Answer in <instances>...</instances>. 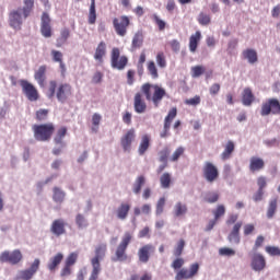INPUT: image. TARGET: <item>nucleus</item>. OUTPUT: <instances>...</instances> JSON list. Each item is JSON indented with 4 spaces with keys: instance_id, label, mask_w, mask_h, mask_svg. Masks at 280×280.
<instances>
[{
    "instance_id": "nucleus-1",
    "label": "nucleus",
    "mask_w": 280,
    "mask_h": 280,
    "mask_svg": "<svg viewBox=\"0 0 280 280\" xmlns=\"http://www.w3.org/2000/svg\"><path fill=\"white\" fill-rule=\"evenodd\" d=\"M73 95V88L69 83H60L58 85V81L50 80L48 82V86L46 90V96L48 100L57 98L60 104H65L68 102L69 97Z\"/></svg>"
},
{
    "instance_id": "nucleus-2",
    "label": "nucleus",
    "mask_w": 280,
    "mask_h": 280,
    "mask_svg": "<svg viewBox=\"0 0 280 280\" xmlns=\"http://www.w3.org/2000/svg\"><path fill=\"white\" fill-rule=\"evenodd\" d=\"M34 8V0H24V7L13 9L9 12V25L15 32H21L23 27V21L32 14Z\"/></svg>"
},
{
    "instance_id": "nucleus-3",
    "label": "nucleus",
    "mask_w": 280,
    "mask_h": 280,
    "mask_svg": "<svg viewBox=\"0 0 280 280\" xmlns=\"http://www.w3.org/2000/svg\"><path fill=\"white\" fill-rule=\"evenodd\" d=\"M141 93L144 95L147 102H152L155 108H159V105L163 101V97L167 95L165 89L161 88L159 84L144 83L141 85Z\"/></svg>"
},
{
    "instance_id": "nucleus-4",
    "label": "nucleus",
    "mask_w": 280,
    "mask_h": 280,
    "mask_svg": "<svg viewBox=\"0 0 280 280\" xmlns=\"http://www.w3.org/2000/svg\"><path fill=\"white\" fill-rule=\"evenodd\" d=\"M35 141H51L54 132H56V125L54 122H46L32 126Z\"/></svg>"
},
{
    "instance_id": "nucleus-5",
    "label": "nucleus",
    "mask_w": 280,
    "mask_h": 280,
    "mask_svg": "<svg viewBox=\"0 0 280 280\" xmlns=\"http://www.w3.org/2000/svg\"><path fill=\"white\" fill-rule=\"evenodd\" d=\"M133 234L132 232H125L124 236L121 237L120 243L116 247L115 255L112 257V261L117 262H124L128 261V246H130V242H132Z\"/></svg>"
},
{
    "instance_id": "nucleus-6",
    "label": "nucleus",
    "mask_w": 280,
    "mask_h": 280,
    "mask_svg": "<svg viewBox=\"0 0 280 280\" xmlns=\"http://www.w3.org/2000/svg\"><path fill=\"white\" fill-rule=\"evenodd\" d=\"M23 261V253L21 249H14L13 252L4 250L0 254V264H10L16 266Z\"/></svg>"
},
{
    "instance_id": "nucleus-7",
    "label": "nucleus",
    "mask_w": 280,
    "mask_h": 280,
    "mask_svg": "<svg viewBox=\"0 0 280 280\" xmlns=\"http://www.w3.org/2000/svg\"><path fill=\"white\" fill-rule=\"evenodd\" d=\"M202 178L206 183L213 184L220 178V170L212 162H205L202 166Z\"/></svg>"
},
{
    "instance_id": "nucleus-8",
    "label": "nucleus",
    "mask_w": 280,
    "mask_h": 280,
    "mask_svg": "<svg viewBox=\"0 0 280 280\" xmlns=\"http://www.w3.org/2000/svg\"><path fill=\"white\" fill-rule=\"evenodd\" d=\"M20 86L22 89V93L25 95L28 102H38L40 94L34 84L30 83L27 80L22 79L20 80Z\"/></svg>"
},
{
    "instance_id": "nucleus-9",
    "label": "nucleus",
    "mask_w": 280,
    "mask_h": 280,
    "mask_svg": "<svg viewBox=\"0 0 280 280\" xmlns=\"http://www.w3.org/2000/svg\"><path fill=\"white\" fill-rule=\"evenodd\" d=\"M121 51L119 48L114 47L110 52V65L113 69H118V71H122V69H126L128 65V57L121 56Z\"/></svg>"
},
{
    "instance_id": "nucleus-10",
    "label": "nucleus",
    "mask_w": 280,
    "mask_h": 280,
    "mask_svg": "<svg viewBox=\"0 0 280 280\" xmlns=\"http://www.w3.org/2000/svg\"><path fill=\"white\" fill-rule=\"evenodd\" d=\"M261 117H268V115H280V102L277 98H269L261 104L260 108Z\"/></svg>"
},
{
    "instance_id": "nucleus-11",
    "label": "nucleus",
    "mask_w": 280,
    "mask_h": 280,
    "mask_svg": "<svg viewBox=\"0 0 280 280\" xmlns=\"http://www.w3.org/2000/svg\"><path fill=\"white\" fill-rule=\"evenodd\" d=\"M113 26L118 36H126L128 34V27H130V18L121 15L113 20Z\"/></svg>"
},
{
    "instance_id": "nucleus-12",
    "label": "nucleus",
    "mask_w": 280,
    "mask_h": 280,
    "mask_svg": "<svg viewBox=\"0 0 280 280\" xmlns=\"http://www.w3.org/2000/svg\"><path fill=\"white\" fill-rule=\"evenodd\" d=\"M200 271V264L194 262L189 266V269L182 268L177 271L175 280H189L194 279Z\"/></svg>"
},
{
    "instance_id": "nucleus-13",
    "label": "nucleus",
    "mask_w": 280,
    "mask_h": 280,
    "mask_svg": "<svg viewBox=\"0 0 280 280\" xmlns=\"http://www.w3.org/2000/svg\"><path fill=\"white\" fill-rule=\"evenodd\" d=\"M137 139V131L135 128H131L125 132V135L120 138V145L124 152H131L132 143Z\"/></svg>"
},
{
    "instance_id": "nucleus-14",
    "label": "nucleus",
    "mask_w": 280,
    "mask_h": 280,
    "mask_svg": "<svg viewBox=\"0 0 280 280\" xmlns=\"http://www.w3.org/2000/svg\"><path fill=\"white\" fill-rule=\"evenodd\" d=\"M155 252L156 247H154L152 244H145L141 246L137 253L139 264H148Z\"/></svg>"
},
{
    "instance_id": "nucleus-15",
    "label": "nucleus",
    "mask_w": 280,
    "mask_h": 280,
    "mask_svg": "<svg viewBox=\"0 0 280 280\" xmlns=\"http://www.w3.org/2000/svg\"><path fill=\"white\" fill-rule=\"evenodd\" d=\"M40 268V259L36 258L30 266L28 269L21 270L18 275V280H31L34 279V275L38 272Z\"/></svg>"
},
{
    "instance_id": "nucleus-16",
    "label": "nucleus",
    "mask_w": 280,
    "mask_h": 280,
    "mask_svg": "<svg viewBox=\"0 0 280 280\" xmlns=\"http://www.w3.org/2000/svg\"><path fill=\"white\" fill-rule=\"evenodd\" d=\"M177 115L178 109L176 107L170 109L167 116L164 118V128L163 131L160 133L161 139L170 137V128H172V122L174 121V119H176Z\"/></svg>"
},
{
    "instance_id": "nucleus-17",
    "label": "nucleus",
    "mask_w": 280,
    "mask_h": 280,
    "mask_svg": "<svg viewBox=\"0 0 280 280\" xmlns=\"http://www.w3.org/2000/svg\"><path fill=\"white\" fill-rule=\"evenodd\" d=\"M40 34L44 38H51V36H54V31L51 30V18H49V13L47 12L42 14Z\"/></svg>"
},
{
    "instance_id": "nucleus-18",
    "label": "nucleus",
    "mask_w": 280,
    "mask_h": 280,
    "mask_svg": "<svg viewBox=\"0 0 280 280\" xmlns=\"http://www.w3.org/2000/svg\"><path fill=\"white\" fill-rule=\"evenodd\" d=\"M250 267L255 272H261V270H266V257L259 253L254 254L252 256Z\"/></svg>"
},
{
    "instance_id": "nucleus-19",
    "label": "nucleus",
    "mask_w": 280,
    "mask_h": 280,
    "mask_svg": "<svg viewBox=\"0 0 280 280\" xmlns=\"http://www.w3.org/2000/svg\"><path fill=\"white\" fill-rule=\"evenodd\" d=\"M50 233H52V235H56V237L65 235V233H67V222H65L63 219L54 220L50 225Z\"/></svg>"
},
{
    "instance_id": "nucleus-20",
    "label": "nucleus",
    "mask_w": 280,
    "mask_h": 280,
    "mask_svg": "<svg viewBox=\"0 0 280 280\" xmlns=\"http://www.w3.org/2000/svg\"><path fill=\"white\" fill-rule=\"evenodd\" d=\"M133 108L135 113H138V115H142V113H145V110H148V103H145L143 94H141L140 92H137L133 96Z\"/></svg>"
},
{
    "instance_id": "nucleus-21",
    "label": "nucleus",
    "mask_w": 280,
    "mask_h": 280,
    "mask_svg": "<svg viewBox=\"0 0 280 280\" xmlns=\"http://www.w3.org/2000/svg\"><path fill=\"white\" fill-rule=\"evenodd\" d=\"M34 80L40 89H45V84H47V65L39 66L38 69L35 70Z\"/></svg>"
},
{
    "instance_id": "nucleus-22",
    "label": "nucleus",
    "mask_w": 280,
    "mask_h": 280,
    "mask_svg": "<svg viewBox=\"0 0 280 280\" xmlns=\"http://www.w3.org/2000/svg\"><path fill=\"white\" fill-rule=\"evenodd\" d=\"M266 167V162L264 159L258 156H252L249 159V172L252 174H257V172H261Z\"/></svg>"
},
{
    "instance_id": "nucleus-23",
    "label": "nucleus",
    "mask_w": 280,
    "mask_h": 280,
    "mask_svg": "<svg viewBox=\"0 0 280 280\" xmlns=\"http://www.w3.org/2000/svg\"><path fill=\"white\" fill-rule=\"evenodd\" d=\"M243 223L242 221L236 222L230 234L228 235V240L231 244H240L241 237H240V231L242 230Z\"/></svg>"
},
{
    "instance_id": "nucleus-24",
    "label": "nucleus",
    "mask_w": 280,
    "mask_h": 280,
    "mask_svg": "<svg viewBox=\"0 0 280 280\" xmlns=\"http://www.w3.org/2000/svg\"><path fill=\"white\" fill-rule=\"evenodd\" d=\"M62 259H65V255L62 253H57L55 256H52L47 264L48 270L50 272L58 270V266L62 264Z\"/></svg>"
},
{
    "instance_id": "nucleus-25",
    "label": "nucleus",
    "mask_w": 280,
    "mask_h": 280,
    "mask_svg": "<svg viewBox=\"0 0 280 280\" xmlns=\"http://www.w3.org/2000/svg\"><path fill=\"white\" fill-rule=\"evenodd\" d=\"M152 141V137H150V135H143L141 137L139 147H138V154L140 156H143V154H145V152H148V150H150V143Z\"/></svg>"
},
{
    "instance_id": "nucleus-26",
    "label": "nucleus",
    "mask_w": 280,
    "mask_h": 280,
    "mask_svg": "<svg viewBox=\"0 0 280 280\" xmlns=\"http://www.w3.org/2000/svg\"><path fill=\"white\" fill-rule=\"evenodd\" d=\"M105 56H106V42H100L94 51V60H96V62H100V65H102V62H104Z\"/></svg>"
},
{
    "instance_id": "nucleus-27",
    "label": "nucleus",
    "mask_w": 280,
    "mask_h": 280,
    "mask_svg": "<svg viewBox=\"0 0 280 280\" xmlns=\"http://www.w3.org/2000/svg\"><path fill=\"white\" fill-rule=\"evenodd\" d=\"M200 40H202V33H200V31H197L189 37V51H191V54H196Z\"/></svg>"
},
{
    "instance_id": "nucleus-28",
    "label": "nucleus",
    "mask_w": 280,
    "mask_h": 280,
    "mask_svg": "<svg viewBox=\"0 0 280 280\" xmlns=\"http://www.w3.org/2000/svg\"><path fill=\"white\" fill-rule=\"evenodd\" d=\"M242 56L244 60H247V62H249V65H255V62L259 60V57L257 56V50L253 48H247L243 50Z\"/></svg>"
},
{
    "instance_id": "nucleus-29",
    "label": "nucleus",
    "mask_w": 280,
    "mask_h": 280,
    "mask_svg": "<svg viewBox=\"0 0 280 280\" xmlns=\"http://www.w3.org/2000/svg\"><path fill=\"white\" fill-rule=\"evenodd\" d=\"M253 102H255V94H253V90H250V88H245L242 94L243 106H252Z\"/></svg>"
},
{
    "instance_id": "nucleus-30",
    "label": "nucleus",
    "mask_w": 280,
    "mask_h": 280,
    "mask_svg": "<svg viewBox=\"0 0 280 280\" xmlns=\"http://www.w3.org/2000/svg\"><path fill=\"white\" fill-rule=\"evenodd\" d=\"M130 213V203L122 202L116 210V215L118 220H126Z\"/></svg>"
},
{
    "instance_id": "nucleus-31",
    "label": "nucleus",
    "mask_w": 280,
    "mask_h": 280,
    "mask_svg": "<svg viewBox=\"0 0 280 280\" xmlns=\"http://www.w3.org/2000/svg\"><path fill=\"white\" fill-rule=\"evenodd\" d=\"M187 203H183L180 201L176 202L173 209L175 218H183L184 215H187Z\"/></svg>"
},
{
    "instance_id": "nucleus-32",
    "label": "nucleus",
    "mask_w": 280,
    "mask_h": 280,
    "mask_svg": "<svg viewBox=\"0 0 280 280\" xmlns=\"http://www.w3.org/2000/svg\"><path fill=\"white\" fill-rule=\"evenodd\" d=\"M107 245L105 243L100 244L95 248V257L92 258L91 264H95V259L97 264H100V260L103 259V257L106 255Z\"/></svg>"
},
{
    "instance_id": "nucleus-33",
    "label": "nucleus",
    "mask_w": 280,
    "mask_h": 280,
    "mask_svg": "<svg viewBox=\"0 0 280 280\" xmlns=\"http://www.w3.org/2000/svg\"><path fill=\"white\" fill-rule=\"evenodd\" d=\"M233 152H235V142L230 140L226 142L224 151L221 153V159L223 161L231 159V154H233Z\"/></svg>"
},
{
    "instance_id": "nucleus-34",
    "label": "nucleus",
    "mask_w": 280,
    "mask_h": 280,
    "mask_svg": "<svg viewBox=\"0 0 280 280\" xmlns=\"http://www.w3.org/2000/svg\"><path fill=\"white\" fill-rule=\"evenodd\" d=\"M67 127H61L57 130L54 138V142L57 145H65V137H67Z\"/></svg>"
},
{
    "instance_id": "nucleus-35",
    "label": "nucleus",
    "mask_w": 280,
    "mask_h": 280,
    "mask_svg": "<svg viewBox=\"0 0 280 280\" xmlns=\"http://www.w3.org/2000/svg\"><path fill=\"white\" fill-rule=\"evenodd\" d=\"M143 46V31H138L132 38L131 49H140Z\"/></svg>"
},
{
    "instance_id": "nucleus-36",
    "label": "nucleus",
    "mask_w": 280,
    "mask_h": 280,
    "mask_svg": "<svg viewBox=\"0 0 280 280\" xmlns=\"http://www.w3.org/2000/svg\"><path fill=\"white\" fill-rule=\"evenodd\" d=\"M97 21V11L95 10V0H91L89 15H88V23L90 25H95Z\"/></svg>"
},
{
    "instance_id": "nucleus-37",
    "label": "nucleus",
    "mask_w": 280,
    "mask_h": 280,
    "mask_svg": "<svg viewBox=\"0 0 280 280\" xmlns=\"http://www.w3.org/2000/svg\"><path fill=\"white\" fill-rule=\"evenodd\" d=\"M69 36H71V31H69V28H62L60 31V37L57 38L56 47H62V45L67 44Z\"/></svg>"
},
{
    "instance_id": "nucleus-38",
    "label": "nucleus",
    "mask_w": 280,
    "mask_h": 280,
    "mask_svg": "<svg viewBox=\"0 0 280 280\" xmlns=\"http://www.w3.org/2000/svg\"><path fill=\"white\" fill-rule=\"evenodd\" d=\"M102 122V115L95 113L92 116V132L97 133L100 132V124Z\"/></svg>"
},
{
    "instance_id": "nucleus-39",
    "label": "nucleus",
    "mask_w": 280,
    "mask_h": 280,
    "mask_svg": "<svg viewBox=\"0 0 280 280\" xmlns=\"http://www.w3.org/2000/svg\"><path fill=\"white\" fill-rule=\"evenodd\" d=\"M52 200L55 202H59V203H62L65 202V191H62L60 188L58 187H54L52 189Z\"/></svg>"
},
{
    "instance_id": "nucleus-40",
    "label": "nucleus",
    "mask_w": 280,
    "mask_h": 280,
    "mask_svg": "<svg viewBox=\"0 0 280 280\" xmlns=\"http://www.w3.org/2000/svg\"><path fill=\"white\" fill-rule=\"evenodd\" d=\"M160 183L163 189H170V185H172V175L170 173H163L160 177Z\"/></svg>"
},
{
    "instance_id": "nucleus-41",
    "label": "nucleus",
    "mask_w": 280,
    "mask_h": 280,
    "mask_svg": "<svg viewBox=\"0 0 280 280\" xmlns=\"http://www.w3.org/2000/svg\"><path fill=\"white\" fill-rule=\"evenodd\" d=\"M144 185L145 177L143 175L138 176L133 184V194H141V187H143Z\"/></svg>"
},
{
    "instance_id": "nucleus-42",
    "label": "nucleus",
    "mask_w": 280,
    "mask_h": 280,
    "mask_svg": "<svg viewBox=\"0 0 280 280\" xmlns=\"http://www.w3.org/2000/svg\"><path fill=\"white\" fill-rule=\"evenodd\" d=\"M205 202H208L209 205H213L220 200V194L215 191H209L206 194L203 198Z\"/></svg>"
},
{
    "instance_id": "nucleus-43",
    "label": "nucleus",
    "mask_w": 280,
    "mask_h": 280,
    "mask_svg": "<svg viewBox=\"0 0 280 280\" xmlns=\"http://www.w3.org/2000/svg\"><path fill=\"white\" fill-rule=\"evenodd\" d=\"M183 250H185V240L182 238L173 249L174 257H180V255H183Z\"/></svg>"
},
{
    "instance_id": "nucleus-44",
    "label": "nucleus",
    "mask_w": 280,
    "mask_h": 280,
    "mask_svg": "<svg viewBox=\"0 0 280 280\" xmlns=\"http://www.w3.org/2000/svg\"><path fill=\"white\" fill-rule=\"evenodd\" d=\"M147 69L153 80H156V78H159V69L156 68V63H154V61H149L147 65Z\"/></svg>"
},
{
    "instance_id": "nucleus-45",
    "label": "nucleus",
    "mask_w": 280,
    "mask_h": 280,
    "mask_svg": "<svg viewBox=\"0 0 280 280\" xmlns=\"http://www.w3.org/2000/svg\"><path fill=\"white\" fill-rule=\"evenodd\" d=\"M184 266H185V258L180 256L176 257L171 264V268H173V270H183Z\"/></svg>"
},
{
    "instance_id": "nucleus-46",
    "label": "nucleus",
    "mask_w": 280,
    "mask_h": 280,
    "mask_svg": "<svg viewBox=\"0 0 280 280\" xmlns=\"http://www.w3.org/2000/svg\"><path fill=\"white\" fill-rule=\"evenodd\" d=\"M92 267L93 270L89 280H97V277H100V270H102L101 265L97 262V259L92 262Z\"/></svg>"
},
{
    "instance_id": "nucleus-47",
    "label": "nucleus",
    "mask_w": 280,
    "mask_h": 280,
    "mask_svg": "<svg viewBox=\"0 0 280 280\" xmlns=\"http://www.w3.org/2000/svg\"><path fill=\"white\" fill-rule=\"evenodd\" d=\"M47 117H49V109H38L35 113L36 121H47Z\"/></svg>"
},
{
    "instance_id": "nucleus-48",
    "label": "nucleus",
    "mask_w": 280,
    "mask_h": 280,
    "mask_svg": "<svg viewBox=\"0 0 280 280\" xmlns=\"http://www.w3.org/2000/svg\"><path fill=\"white\" fill-rule=\"evenodd\" d=\"M275 213H277V199H272L269 202V207H268V210H267V218L269 220L275 218Z\"/></svg>"
},
{
    "instance_id": "nucleus-49",
    "label": "nucleus",
    "mask_w": 280,
    "mask_h": 280,
    "mask_svg": "<svg viewBox=\"0 0 280 280\" xmlns=\"http://www.w3.org/2000/svg\"><path fill=\"white\" fill-rule=\"evenodd\" d=\"M155 60L160 69H165V67H167V59H165V52L163 51L158 52Z\"/></svg>"
},
{
    "instance_id": "nucleus-50",
    "label": "nucleus",
    "mask_w": 280,
    "mask_h": 280,
    "mask_svg": "<svg viewBox=\"0 0 280 280\" xmlns=\"http://www.w3.org/2000/svg\"><path fill=\"white\" fill-rule=\"evenodd\" d=\"M191 71V78H200V75H202L207 69L203 66H194L190 69Z\"/></svg>"
},
{
    "instance_id": "nucleus-51",
    "label": "nucleus",
    "mask_w": 280,
    "mask_h": 280,
    "mask_svg": "<svg viewBox=\"0 0 280 280\" xmlns=\"http://www.w3.org/2000/svg\"><path fill=\"white\" fill-rule=\"evenodd\" d=\"M212 213L214 215V220L218 221L220 218L224 217V214L226 213V208L224 207V205H219L217 209L212 211Z\"/></svg>"
},
{
    "instance_id": "nucleus-52",
    "label": "nucleus",
    "mask_w": 280,
    "mask_h": 280,
    "mask_svg": "<svg viewBox=\"0 0 280 280\" xmlns=\"http://www.w3.org/2000/svg\"><path fill=\"white\" fill-rule=\"evenodd\" d=\"M78 261V253L73 252L71 253L65 260V265L66 266H70L71 268H73V266H75Z\"/></svg>"
},
{
    "instance_id": "nucleus-53",
    "label": "nucleus",
    "mask_w": 280,
    "mask_h": 280,
    "mask_svg": "<svg viewBox=\"0 0 280 280\" xmlns=\"http://www.w3.org/2000/svg\"><path fill=\"white\" fill-rule=\"evenodd\" d=\"M75 223L79 226V229H86V226H89V222L86 221V218L83 214H77Z\"/></svg>"
},
{
    "instance_id": "nucleus-54",
    "label": "nucleus",
    "mask_w": 280,
    "mask_h": 280,
    "mask_svg": "<svg viewBox=\"0 0 280 280\" xmlns=\"http://www.w3.org/2000/svg\"><path fill=\"white\" fill-rule=\"evenodd\" d=\"M199 25H209L211 23V16L207 13H200L197 19Z\"/></svg>"
},
{
    "instance_id": "nucleus-55",
    "label": "nucleus",
    "mask_w": 280,
    "mask_h": 280,
    "mask_svg": "<svg viewBox=\"0 0 280 280\" xmlns=\"http://www.w3.org/2000/svg\"><path fill=\"white\" fill-rule=\"evenodd\" d=\"M152 19L155 23V25L159 27L160 32H163L167 25L165 21L161 20V18L158 14H153Z\"/></svg>"
},
{
    "instance_id": "nucleus-56",
    "label": "nucleus",
    "mask_w": 280,
    "mask_h": 280,
    "mask_svg": "<svg viewBox=\"0 0 280 280\" xmlns=\"http://www.w3.org/2000/svg\"><path fill=\"white\" fill-rule=\"evenodd\" d=\"M73 272V267H70L69 265H63V267L60 270V277L61 279H67V277H71Z\"/></svg>"
},
{
    "instance_id": "nucleus-57",
    "label": "nucleus",
    "mask_w": 280,
    "mask_h": 280,
    "mask_svg": "<svg viewBox=\"0 0 280 280\" xmlns=\"http://www.w3.org/2000/svg\"><path fill=\"white\" fill-rule=\"evenodd\" d=\"M265 250L270 257H280V248L277 246H266Z\"/></svg>"
},
{
    "instance_id": "nucleus-58",
    "label": "nucleus",
    "mask_w": 280,
    "mask_h": 280,
    "mask_svg": "<svg viewBox=\"0 0 280 280\" xmlns=\"http://www.w3.org/2000/svg\"><path fill=\"white\" fill-rule=\"evenodd\" d=\"M219 255H221V257H233L235 255V250L229 247H222L219 249Z\"/></svg>"
},
{
    "instance_id": "nucleus-59",
    "label": "nucleus",
    "mask_w": 280,
    "mask_h": 280,
    "mask_svg": "<svg viewBox=\"0 0 280 280\" xmlns=\"http://www.w3.org/2000/svg\"><path fill=\"white\" fill-rule=\"evenodd\" d=\"M164 209H165V197H161L156 203V210H155L156 215H161Z\"/></svg>"
},
{
    "instance_id": "nucleus-60",
    "label": "nucleus",
    "mask_w": 280,
    "mask_h": 280,
    "mask_svg": "<svg viewBox=\"0 0 280 280\" xmlns=\"http://www.w3.org/2000/svg\"><path fill=\"white\" fill-rule=\"evenodd\" d=\"M183 154H185V148L183 147H178L175 152L173 153L171 161L176 162L180 159V156H183Z\"/></svg>"
},
{
    "instance_id": "nucleus-61",
    "label": "nucleus",
    "mask_w": 280,
    "mask_h": 280,
    "mask_svg": "<svg viewBox=\"0 0 280 280\" xmlns=\"http://www.w3.org/2000/svg\"><path fill=\"white\" fill-rule=\"evenodd\" d=\"M160 163H167V159L170 156V149L168 148H165L163 149L162 151H160Z\"/></svg>"
},
{
    "instance_id": "nucleus-62",
    "label": "nucleus",
    "mask_w": 280,
    "mask_h": 280,
    "mask_svg": "<svg viewBox=\"0 0 280 280\" xmlns=\"http://www.w3.org/2000/svg\"><path fill=\"white\" fill-rule=\"evenodd\" d=\"M257 185H258V189L260 191H264V189H266V186L268 185V182H267L266 177L265 176H259L257 178Z\"/></svg>"
},
{
    "instance_id": "nucleus-63",
    "label": "nucleus",
    "mask_w": 280,
    "mask_h": 280,
    "mask_svg": "<svg viewBox=\"0 0 280 280\" xmlns=\"http://www.w3.org/2000/svg\"><path fill=\"white\" fill-rule=\"evenodd\" d=\"M185 104H187V106H198V104H200V96L196 95L192 98H187Z\"/></svg>"
},
{
    "instance_id": "nucleus-64",
    "label": "nucleus",
    "mask_w": 280,
    "mask_h": 280,
    "mask_svg": "<svg viewBox=\"0 0 280 280\" xmlns=\"http://www.w3.org/2000/svg\"><path fill=\"white\" fill-rule=\"evenodd\" d=\"M54 62H62L63 55L59 50H51Z\"/></svg>"
}]
</instances>
